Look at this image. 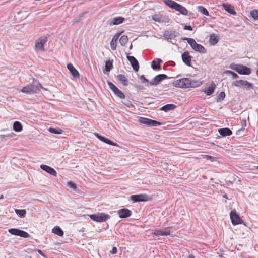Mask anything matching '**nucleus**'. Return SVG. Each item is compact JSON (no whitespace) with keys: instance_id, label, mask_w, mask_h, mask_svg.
I'll use <instances>...</instances> for the list:
<instances>
[{"instance_id":"nucleus-13","label":"nucleus","mask_w":258,"mask_h":258,"mask_svg":"<svg viewBox=\"0 0 258 258\" xmlns=\"http://www.w3.org/2000/svg\"><path fill=\"white\" fill-rule=\"evenodd\" d=\"M230 217L232 224L238 225L242 223V220L237 214L235 210H232L230 213Z\"/></svg>"},{"instance_id":"nucleus-40","label":"nucleus","mask_w":258,"mask_h":258,"mask_svg":"<svg viewBox=\"0 0 258 258\" xmlns=\"http://www.w3.org/2000/svg\"><path fill=\"white\" fill-rule=\"evenodd\" d=\"M224 73L228 75H231L233 78L236 79L239 77V76L236 73L230 70H226L224 72Z\"/></svg>"},{"instance_id":"nucleus-34","label":"nucleus","mask_w":258,"mask_h":258,"mask_svg":"<svg viewBox=\"0 0 258 258\" xmlns=\"http://www.w3.org/2000/svg\"><path fill=\"white\" fill-rule=\"evenodd\" d=\"M13 130L17 132H20L22 130V125L19 121H15L13 124Z\"/></svg>"},{"instance_id":"nucleus-30","label":"nucleus","mask_w":258,"mask_h":258,"mask_svg":"<svg viewBox=\"0 0 258 258\" xmlns=\"http://www.w3.org/2000/svg\"><path fill=\"white\" fill-rule=\"evenodd\" d=\"M162 60L160 59H157V63L158 64H156V61L155 60H153L151 64V67L153 70H160L161 69V65L160 63H162Z\"/></svg>"},{"instance_id":"nucleus-14","label":"nucleus","mask_w":258,"mask_h":258,"mask_svg":"<svg viewBox=\"0 0 258 258\" xmlns=\"http://www.w3.org/2000/svg\"><path fill=\"white\" fill-rule=\"evenodd\" d=\"M190 46L193 50L200 53L204 54L207 52L205 47L201 44L197 43L195 39L193 40Z\"/></svg>"},{"instance_id":"nucleus-20","label":"nucleus","mask_w":258,"mask_h":258,"mask_svg":"<svg viewBox=\"0 0 258 258\" xmlns=\"http://www.w3.org/2000/svg\"><path fill=\"white\" fill-rule=\"evenodd\" d=\"M40 168L51 175H53L54 176H57L56 171L53 168H51L50 166L43 164L40 165Z\"/></svg>"},{"instance_id":"nucleus-23","label":"nucleus","mask_w":258,"mask_h":258,"mask_svg":"<svg viewBox=\"0 0 258 258\" xmlns=\"http://www.w3.org/2000/svg\"><path fill=\"white\" fill-rule=\"evenodd\" d=\"M119 35L120 33H116L112 39V40L110 42V46L112 50H115L116 49L117 40Z\"/></svg>"},{"instance_id":"nucleus-37","label":"nucleus","mask_w":258,"mask_h":258,"mask_svg":"<svg viewBox=\"0 0 258 258\" xmlns=\"http://www.w3.org/2000/svg\"><path fill=\"white\" fill-rule=\"evenodd\" d=\"M128 40V39L127 36L122 35L121 36L119 39V43H120L121 45L124 46L127 43Z\"/></svg>"},{"instance_id":"nucleus-36","label":"nucleus","mask_w":258,"mask_h":258,"mask_svg":"<svg viewBox=\"0 0 258 258\" xmlns=\"http://www.w3.org/2000/svg\"><path fill=\"white\" fill-rule=\"evenodd\" d=\"M15 213L21 218H24L26 214V211L24 209H15Z\"/></svg>"},{"instance_id":"nucleus-15","label":"nucleus","mask_w":258,"mask_h":258,"mask_svg":"<svg viewBox=\"0 0 258 258\" xmlns=\"http://www.w3.org/2000/svg\"><path fill=\"white\" fill-rule=\"evenodd\" d=\"M152 19L155 22L159 23H168L169 22V19L168 17L161 14H155L152 16Z\"/></svg>"},{"instance_id":"nucleus-43","label":"nucleus","mask_w":258,"mask_h":258,"mask_svg":"<svg viewBox=\"0 0 258 258\" xmlns=\"http://www.w3.org/2000/svg\"><path fill=\"white\" fill-rule=\"evenodd\" d=\"M140 79L142 81V82L144 84L147 83V86H149L150 85V82L149 81L145 78L144 75H142L140 77Z\"/></svg>"},{"instance_id":"nucleus-46","label":"nucleus","mask_w":258,"mask_h":258,"mask_svg":"<svg viewBox=\"0 0 258 258\" xmlns=\"http://www.w3.org/2000/svg\"><path fill=\"white\" fill-rule=\"evenodd\" d=\"M181 40H186L187 41V43L190 45L191 43H192V42L193 41V40H194L193 38H187V37H182L181 38Z\"/></svg>"},{"instance_id":"nucleus-59","label":"nucleus","mask_w":258,"mask_h":258,"mask_svg":"<svg viewBox=\"0 0 258 258\" xmlns=\"http://www.w3.org/2000/svg\"><path fill=\"white\" fill-rule=\"evenodd\" d=\"M255 168L258 170V166L255 167Z\"/></svg>"},{"instance_id":"nucleus-48","label":"nucleus","mask_w":258,"mask_h":258,"mask_svg":"<svg viewBox=\"0 0 258 258\" xmlns=\"http://www.w3.org/2000/svg\"><path fill=\"white\" fill-rule=\"evenodd\" d=\"M123 104L127 106L128 108H131L132 107H133V104L131 103V102L129 101H127L126 102H123Z\"/></svg>"},{"instance_id":"nucleus-8","label":"nucleus","mask_w":258,"mask_h":258,"mask_svg":"<svg viewBox=\"0 0 258 258\" xmlns=\"http://www.w3.org/2000/svg\"><path fill=\"white\" fill-rule=\"evenodd\" d=\"M108 85L110 90L120 99L125 98V95L114 84L110 82H108Z\"/></svg>"},{"instance_id":"nucleus-29","label":"nucleus","mask_w":258,"mask_h":258,"mask_svg":"<svg viewBox=\"0 0 258 258\" xmlns=\"http://www.w3.org/2000/svg\"><path fill=\"white\" fill-rule=\"evenodd\" d=\"M117 79L121 82L124 86H127L128 84V80L126 79L125 76L123 74H119L117 75Z\"/></svg>"},{"instance_id":"nucleus-26","label":"nucleus","mask_w":258,"mask_h":258,"mask_svg":"<svg viewBox=\"0 0 258 258\" xmlns=\"http://www.w3.org/2000/svg\"><path fill=\"white\" fill-rule=\"evenodd\" d=\"M222 7L224 10L229 14L232 15H235L236 14V12L234 11L233 7L231 5L227 4H223L222 5Z\"/></svg>"},{"instance_id":"nucleus-3","label":"nucleus","mask_w":258,"mask_h":258,"mask_svg":"<svg viewBox=\"0 0 258 258\" xmlns=\"http://www.w3.org/2000/svg\"><path fill=\"white\" fill-rule=\"evenodd\" d=\"M229 68L232 70H235L238 73L241 75H249L251 70V69L242 64H237L232 63L230 64Z\"/></svg>"},{"instance_id":"nucleus-11","label":"nucleus","mask_w":258,"mask_h":258,"mask_svg":"<svg viewBox=\"0 0 258 258\" xmlns=\"http://www.w3.org/2000/svg\"><path fill=\"white\" fill-rule=\"evenodd\" d=\"M168 78V76L165 74H159L156 76L150 82V85L156 86L158 85L163 80Z\"/></svg>"},{"instance_id":"nucleus-18","label":"nucleus","mask_w":258,"mask_h":258,"mask_svg":"<svg viewBox=\"0 0 258 258\" xmlns=\"http://www.w3.org/2000/svg\"><path fill=\"white\" fill-rule=\"evenodd\" d=\"M127 58L128 60L130 62L132 67L133 69L136 71H138L139 69V62L136 58L133 56L127 55Z\"/></svg>"},{"instance_id":"nucleus-52","label":"nucleus","mask_w":258,"mask_h":258,"mask_svg":"<svg viewBox=\"0 0 258 258\" xmlns=\"http://www.w3.org/2000/svg\"><path fill=\"white\" fill-rule=\"evenodd\" d=\"M184 30H189V31H192V28L190 25H185L184 26Z\"/></svg>"},{"instance_id":"nucleus-19","label":"nucleus","mask_w":258,"mask_h":258,"mask_svg":"<svg viewBox=\"0 0 258 258\" xmlns=\"http://www.w3.org/2000/svg\"><path fill=\"white\" fill-rule=\"evenodd\" d=\"M181 57L182 61L185 64L188 66H191L190 63L192 57L189 55V53L188 51H185L182 53Z\"/></svg>"},{"instance_id":"nucleus-4","label":"nucleus","mask_w":258,"mask_h":258,"mask_svg":"<svg viewBox=\"0 0 258 258\" xmlns=\"http://www.w3.org/2000/svg\"><path fill=\"white\" fill-rule=\"evenodd\" d=\"M41 88L42 86L39 83L38 85L30 84L23 87L21 90V92L26 94H33L38 90H39Z\"/></svg>"},{"instance_id":"nucleus-35","label":"nucleus","mask_w":258,"mask_h":258,"mask_svg":"<svg viewBox=\"0 0 258 258\" xmlns=\"http://www.w3.org/2000/svg\"><path fill=\"white\" fill-rule=\"evenodd\" d=\"M113 60H108L105 62V71L110 72L113 68Z\"/></svg>"},{"instance_id":"nucleus-16","label":"nucleus","mask_w":258,"mask_h":258,"mask_svg":"<svg viewBox=\"0 0 258 258\" xmlns=\"http://www.w3.org/2000/svg\"><path fill=\"white\" fill-rule=\"evenodd\" d=\"M125 20L124 18L118 16L110 19L107 23L110 26L118 25L122 24Z\"/></svg>"},{"instance_id":"nucleus-50","label":"nucleus","mask_w":258,"mask_h":258,"mask_svg":"<svg viewBox=\"0 0 258 258\" xmlns=\"http://www.w3.org/2000/svg\"><path fill=\"white\" fill-rule=\"evenodd\" d=\"M117 252V249L116 247H113L112 249V250L110 251V253L112 254H115Z\"/></svg>"},{"instance_id":"nucleus-51","label":"nucleus","mask_w":258,"mask_h":258,"mask_svg":"<svg viewBox=\"0 0 258 258\" xmlns=\"http://www.w3.org/2000/svg\"><path fill=\"white\" fill-rule=\"evenodd\" d=\"M36 251L38 252V253H39L40 255H41L44 258H47L46 256L45 255V254L42 252V250L40 249H37Z\"/></svg>"},{"instance_id":"nucleus-31","label":"nucleus","mask_w":258,"mask_h":258,"mask_svg":"<svg viewBox=\"0 0 258 258\" xmlns=\"http://www.w3.org/2000/svg\"><path fill=\"white\" fill-rule=\"evenodd\" d=\"M176 105L173 104H166L163 107H162L160 109L161 110L164 111L165 112H168L170 110H172L176 108Z\"/></svg>"},{"instance_id":"nucleus-55","label":"nucleus","mask_w":258,"mask_h":258,"mask_svg":"<svg viewBox=\"0 0 258 258\" xmlns=\"http://www.w3.org/2000/svg\"><path fill=\"white\" fill-rule=\"evenodd\" d=\"M223 197L225 198V199H228L226 194H225V195H223Z\"/></svg>"},{"instance_id":"nucleus-27","label":"nucleus","mask_w":258,"mask_h":258,"mask_svg":"<svg viewBox=\"0 0 258 258\" xmlns=\"http://www.w3.org/2000/svg\"><path fill=\"white\" fill-rule=\"evenodd\" d=\"M218 41L219 37L216 34L213 33L210 35L209 42L211 45H216L218 42Z\"/></svg>"},{"instance_id":"nucleus-49","label":"nucleus","mask_w":258,"mask_h":258,"mask_svg":"<svg viewBox=\"0 0 258 258\" xmlns=\"http://www.w3.org/2000/svg\"><path fill=\"white\" fill-rule=\"evenodd\" d=\"M246 121L245 119H242V127L241 128L240 130H244V127L246 126Z\"/></svg>"},{"instance_id":"nucleus-5","label":"nucleus","mask_w":258,"mask_h":258,"mask_svg":"<svg viewBox=\"0 0 258 258\" xmlns=\"http://www.w3.org/2000/svg\"><path fill=\"white\" fill-rule=\"evenodd\" d=\"M89 216L92 220L97 222H105L110 218L108 214L104 213L91 214L89 215Z\"/></svg>"},{"instance_id":"nucleus-58","label":"nucleus","mask_w":258,"mask_h":258,"mask_svg":"<svg viewBox=\"0 0 258 258\" xmlns=\"http://www.w3.org/2000/svg\"><path fill=\"white\" fill-rule=\"evenodd\" d=\"M133 47V45L132 44H131L130 46V49H131Z\"/></svg>"},{"instance_id":"nucleus-39","label":"nucleus","mask_w":258,"mask_h":258,"mask_svg":"<svg viewBox=\"0 0 258 258\" xmlns=\"http://www.w3.org/2000/svg\"><path fill=\"white\" fill-rule=\"evenodd\" d=\"M250 15L254 20H258V10H252L250 12Z\"/></svg>"},{"instance_id":"nucleus-12","label":"nucleus","mask_w":258,"mask_h":258,"mask_svg":"<svg viewBox=\"0 0 258 258\" xmlns=\"http://www.w3.org/2000/svg\"><path fill=\"white\" fill-rule=\"evenodd\" d=\"M232 85L237 87L243 86L247 89H250L252 86V84L251 83L248 82L247 81L242 80H236L233 82Z\"/></svg>"},{"instance_id":"nucleus-38","label":"nucleus","mask_w":258,"mask_h":258,"mask_svg":"<svg viewBox=\"0 0 258 258\" xmlns=\"http://www.w3.org/2000/svg\"><path fill=\"white\" fill-rule=\"evenodd\" d=\"M8 232L12 235L19 236L20 230L16 228H11L8 230Z\"/></svg>"},{"instance_id":"nucleus-41","label":"nucleus","mask_w":258,"mask_h":258,"mask_svg":"<svg viewBox=\"0 0 258 258\" xmlns=\"http://www.w3.org/2000/svg\"><path fill=\"white\" fill-rule=\"evenodd\" d=\"M48 130L51 133L55 134H61L62 133V131L61 130H57L54 128L50 127Z\"/></svg>"},{"instance_id":"nucleus-54","label":"nucleus","mask_w":258,"mask_h":258,"mask_svg":"<svg viewBox=\"0 0 258 258\" xmlns=\"http://www.w3.org/2000/svg\"><path fill=\"white\" fill-rule=\"evenodd\" d=\"M213 158L212 156H207V159H211Z\"/></svg>"},{"instance_id":"nucleus-10","label":"nucleus","mask_w":258,"mask_h":258,"mask_svg":"<svg viewBox=\"0 0 258 258\" xmlns=\"http://www.w3.org/2000/svg\"><path fill=\"white\" fill-rule=\"evenodd\" d=\"M170 230L169 227H167L163 230H155L152 233L153 237L155 236H166L170 235Z\"/></svg>"},{"instance_id":"nucleus-7","label":"nucleus","mask_w":258,"mask_h":258,"mask_svg":"<svg viewBox=\"0 0 258 258\" xmlns=\"http://www.w3.org/2000/svg\"><path fill=\"white\" fill-rule=\"evenodd\" d=\"M139 122L142 124H146L149 126H157L162 124L160 122L145 117H141L139 119Z\"/></svg>"},{"instance_id":"nucleus-2","label":"nucleus","mask_w":258,"mask_h":258,"mask_svg":"<svg viewBox=\"0 0 258 258\" xmlns=\"http://www.w3.org/2000/svg\"><path fill=\"white\" fill-rule=\"evenodd\" d=\"M164 4L170 8L174 9L181 14L184 16H190L191 13L188 14V10L183 6L172 0H164Z\"/></svg>"},{"instance_id":"nucleus-9","label":"nucleus","mask_w":258,"mask_h":258,"mask_svg":"<svg viewBox=\"0 0 258 258\" xmlns=\"http://www.w3.org/2000/svg\"><path fill=\"white\" fill-rule=\"evenodd\" d=\"M130 200L134 203L145 202L149 200V196L146 194L134 195L131 196Z\"/></svg>"},{"instance_id":"nucleus-22","label":"nucleus","mask_w":258,"mask_h":258,"mask_svg":"<svg viewBox=\"0 0 258 258\" xmlns=\"http://www.w3.org/2000/svg\"><path fill=\"white\" fill-rule=\"evenodd\" d=\"M177 33L174 31H166L163 33V36L166 40L172 39L177 36Z\"/></svg>"},{"instance_id":"nucleus-57","label":"nucleus","mask_w":258,"mask_h":258,"mask_svg":"<svg viewBox=\"0 0 258 258\" xmlns=\"http://www.w3.org/2000/svg\"><path fill=\"white\" fill-rule=\"evenodd\" d=\"M3 198V195H0V199Z\"/></svg>"},{"instance_id":"nucleus-44","label":"nucleus","mask_w":258,"mask_h":258,"mask_svg":"<svg viewBox=\"0 0 258 258\" xmlns=\"http://www.w3.org/2000/svg\"><path fill=\"white\" fill-rule=\"evenodd\" d=\"M218 99L219 100H223L225 97V93L224 92H221L218 96Z\"/></svg>"},{"instance_id":"nucleus-24","label":"nucleus","mask_w":258,"mask_h":258,"mask_svg":"<svg viewBox=\"0 0 258 258\" xmlns=\"http://www.w3.org/2000/svg\"><path fill=\"white\" fill-rule=\"evenodd\" d=\"M67 68L69 70L71 75L74 77L76 78L79 76V73L76 68L73 66L72 64L69 63L67 64Z\"/></svg>"},{"instance_id":"nucleus-6","label":"nucleus","mask_w":258,"mask_h":258,"mask_svg":"<svg viewBox=\"0 0 258 258\" xmlns=\"http://www.w3.org/2000/svg\"><path fill=\"white\" fill-rule=\"evenodd\" d=\"M47 42V38L46 36L40 37L38 39L35 44V50L36 51H44V45Z\"/></svg>"},{"instance_id":"nucleus-32","label":"nucleus","mask_w":258,"mask_h":258,"mask_svg":"<svg viewBox=\"0 0 258 258\" xmlns=\"http://www.w3.org/2000/svg\"><path fill=\"white\" fill-rule=\"evenodd\" d=\"M52 232L59 236H62L64 234L63 230L58 226H55L52 229Z\"/></svg>"},{"instance_id":"nucleus-25","label":"nucleus","mask_w":258,"mask_h":258,"mask_svg":"<svg viewBox=\"0 0 258 258\" xmlns=\"http://www.w3.org/2000/svg\"><path fill=\"white\" fill-rule=\"evenodd\" d=\"M218 132L222 137L230 136L232 134V131L227 127L218 129Z\"/></svg>"},{"instance_id":"nucleus-45","label":"nucleus","mask_w":258,"mask_h":258,"mask_svg":"<svg viewBox=\"0 0 258 258\" xmlns=\"http://www.w3.org/2000/svg\"><path fill=\"white\" fill-rule=\"evenodd\" d=\"M181 40H186L187 41V43L190 45L191 43H192V42L193 41V40H194L193 38H187V37H182L181 38Z\"/></svg>"},{"instance_id":"nucleus-53","label":"nucleus","mask_w":258,"mask_h":258,"mask_svg":"<svg viewBox=\"0 0 258 258\" xmlns=\"http://www.w3.org/2000/svg\"><path fill=\"white\" fill-rule=\"evenodd\" d=\"M187 258H195L193 255L190 254L188 256Z\"/></svg>"},{"instance_id":"nucleus-47","label":"nucleus","mask_w":258,"mask_h":258,"mask_svg":"<svg viewBox=\"0 0 258 258\" xmlns=\"http://www.w3.org/2000/svg\"><path fill=\"white\" fill-rule=\"evenodd\" d=\"M68 186H69L70 187H71L73 189H75L76 188V184L71 181L68 182Z\"/></svg>"},{"instance_id":"nucleus-42","label":"nucleus","mask_w":258,"mask_h":258,"mask_svg":"<svg viewBox=\"0 0 258 258\" xmlns=\"http://www.w3.org/2000/svg\"><path fill=\"white\" fill-rule=\"evenodd\" d=\"M19 236L23 238H29V237H30V235L27 232L23 230H20Z\"/></svg>"},{"instance_id":"nucleus-21","label":"nucleus","mask_w":258,"mask_h":258,"mask_svg":"<svg viewBox=\"0 0 258 258\" xmlns=\"http://www.w3.org/2000/svg\"><path fill=\"white\" fill-rule=\"evenodd\" d=\"M95 136L96 138H97L99 140H100L102 142H103L104 143H105L108 145H112V146H116V144L113 141L109 140L108 139L100 135H99L97 133L95 134Z\"/></svg>"},{"instance_id":"nucleus-56","label":"nucleus","mask_w":258,"mask_h":258,"mask_svg":"<svg viewBox=\"0 0 258 258\" xmlns=\"http://www.w3.org/2000/svg\"><path fill=\"white\" fill-rule=\"evenodd\" d=\"M73 21H74V23L77 22L79 21V19L78 20H74Z\"/></svg>"},{"instance_id":"nucleus-33","label":"nucleus","mask_w":258,"mask_h":258,"mask_svg":"<svg viewBox=\"0 0 258 258\" xmlns=\"http://www.w3.org/2000/svg\"><path fill=\"white\" fill-rule=\"evenodd\" d=\"M197 10L204 15L208 16L210 15L208 10L203 6H198L197 7Z\"/></svg>"},{"instance_id":"nucleus-28","label":"nucleus","mask_w":258,"mask_h":258,"mask_svg":"<svg viewBox=\"0 0 258 258\" xmlns=\"http://www.w3.org/2000/svg\"><path fill=\"white\" fill-rule=\"evenodd\" d=\"M215 87L216 85L212 83V85L206 88L204 92L207 96H210L214 93Z\"/></svg>"},{"instance_id":"nucleus-1","label":"nucleus","mask_w":258,"mask_h":258,"mask_svg":"<svg viewBox=\"0 0 258 258\" xmlns=\"http://www.w3.org/2000/svg\"><path fill=\"white\" fill-rule=\"evenodd\" d=\"M174 87L181 88H195L200 86L198 81L192 80L191 79L183 78L178 79L173 83Z\"/></svg>"},{"instance_id":"nucleus-17","label":"nucleus","mask_w":258,"mask_h":258,"mask_svg":"<svg viewBox=\"0 0 258 258\" xmlns=\"http://www.w3.org/2000/svg\"><path fill=\"white\" fill-rule=\"evenodd\" d=\"M117 213L120 218H126L131 216L132 211L128 209L123 208L119 209Z\"/></svg>"}]
</instances>
